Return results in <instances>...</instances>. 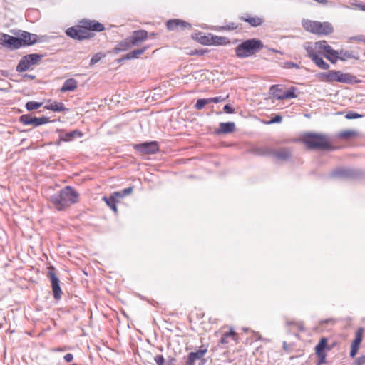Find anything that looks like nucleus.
I'll return each mask as SVG.
<instances>
[{"label":"nucleus","instance_id":"nucleus-1","mask_svg":"<svg viewBox=\"0 0 365 365\" xmlns=\"http://www.w3.org/2000/svg\"><path fill=\"white\" fill-rule=\"evenodd\" d=\"M79 195L71 186H66L51 196L50 202L58 210H64L78 201Z\"/></svg>","mask_w":365,"mask_h":365},{"label":"nucleus","instance_id":"nucleus-2","mask_svg":"<svg viewBox=\"0 0 365 365\" xmlns=\"http://www.w3.org/2000/svg\"><path fill=\"white\" fill-rule=\"evenodd\" d=\"M302 142L309 149L331 150L329 138L322 133H308L302 137Z\"/></svg>","mask_w":365,"mask_h":365},{"label":"nucleus","instance_id":"nucleus-3","mask_svg":"<svg viewBox=\"0 0 365 365\" xmlns=\"http://www.w3.org/2000/svg\"><path fill=\"white\" fill-rule=\"evenodd\" d=\"M263 47L264 45L260 40L247 39L235 48V53L238 58H245L258 53Z\"/></svg>","mask_w":365,"mask_h":365},{"label":"nucleus","instance_id":"nucleus-4","mask_svg":"<svg viewBox=\"0 0 365 365\" xmlns=\"http://www.w3.org/2000/svg\"><path fill=\"white\" fill-rule=\"evenodd\" d=\"M304 29L314 34L328 35L334 31L333 26L329 22H320L304 19L302 21Z\"/></svg>","mask_w":365,"mask_h":365},{"label":"nucleus","instance_id":"nucleus-5","mask_svg":"<svg viewBox=\"0 0 365 365\" xmlns=\"http://www.w3.org/2000/svg\"><path fill=\"white\" fill-rule=\"evenodd\" d=\"M42 57V55L38 53H32L24 56L16 66V71L24 72L29 70L31 66L36 65Z\"/></svg>","mask_w":365,"mask_h":365},{"label":"nucleus","instance_id":"nucleus-6","mask_svg":"<svg viewBox=\"0 0 365 365\" xmlns=\"http://www.w3.org/2000/svg\"><path fill=\"white\" fill-rule=\"evenodd\" d=\"M359 173L352 169L339 168L333 170L329 176L334 178H339L341 180L355 179L358 178Z\"/></svg>","mask_w":365,"mask_h":365},{"label":"nucleus","instance_id":"nucleus-7","mask_svg":"<svg viewBox=\"0 0 365 365\" xmlns=\"http://www.w3.org/2000/svg\"><path fill=\"white\" fill-rule=\"evenodd\" d=\"M0 44L11 50L21 47V41L17 36L15 37L6 34H0Z\"/></svg>","mask_w":365,"mask_h":365},{"label":"nucleus","instance_id":"nucleus-8","mask_svg":"<svg viewBox=\"0 0 365 365\" xmlns=\"http://www.w3.org/2000/svg\"><path fill=\"white\" fill-rule=\"evenodd\" d=\"M134 149L141 154H154L159 150V145L156 141L145 142L135 144Z\"/></svg>","mask_w":365,"mask_h":365},{"label":"nucleus","instance_id":"nucleus-9","mask_svg":"<svg viewBox=\"0 0 365 365\" xmlns=\"http://www.w3.org/2000/svg\"><path fill=\"white\" fill-rule=\"evenodd\" d=\"M19 121L24 125H34V127H37L48 123L49 120L47 117L45 116H43L41 118H36L33 117L29 114H25L20 116Z\"/></svg>","mask_w":365,"mask_h":365},{"label":"nucleus","instance_id":"nucleus-10","mask_svg":"<svg viewBox=\"0 0 365 365\" xmlns=\"http://www.w3.org/2000/svg\"><path fill=\"white\" fill-rule=\"evenodd\" d=\"M14 34L19 37L21 46L34 45L38 41V36L36 34L26 31L19 30L18 32H15Z\"/></svg>","mask_w":365,"mask_h":365},{"label":"nucleus","instance_id":"nucleus-11","mask_svg":"<svg viewBox=\"0 0 365 365\" xmlns=\"http://www.w3.org/2000/svg\"><path fill=\"white\" fill-rule=\"evenodd\" d=\"M353 76L349 73H343L339 71H329V83L339 82L350 83L352 82Z\"/></svg>","mask_w":365,"mask_h":365},{"label":"nucleus","instance_id":"nucleus-12","mask_svg":"<svg viewBox=\"0 0 365 365\" xmlns=\"http://www.w3.org/2000/svg\"><path fill=\"white\" fill-rule=\"evenodd\" d=\"M327 346V339L324 337L322 338L315 347V353L319 359L317 365H322L327 362V354L325 353Z\"/></svg>","mask_w":365,"mask_h":365},{"label":"nucleus","instance_id":"nucleus-13","mask_svg":"<svg viewBox=\"0 0 365 365\" xmlns=\"http://www.w3.org/2000/svg\"><path fill=\"white\" fill-rule=\"evenodd\" d=\"M262 154L272 156L279 160H285L290 157L291 153L287 148H280L279 150L267 149Z\"/></svg>","mask_w":365,"mask_h":365},{"label":"nucleus","instance_id":"nucleus-14","mask_svg":"<svg viewBox=\"0 0 365 365\" xmlns=\"http://www.w3.org/2000/svg\"><path fill=\"white\" fill-rule=\"evenodd\" d=\"M66 34L68 36L77 40L90 38L88 31H86L84 29H83L81 26L80 28L70 27L66 31Z\"/></svg>","mask_w":365,"mask_h":365},{"label":"nucleus","instance_id":"nucleus-15","mask_svg":"<svg viewBox=\"0 0 365 365\" xmlns=\"http://www.w3.org/2000/svg\"><path fill=\"white\" fill-rule=\"evenodd\" d=\"M81 27L86 31H102L105 29L103 24L96 20L83 19L81 21Z\"/></svg>","mask_w":365,"mask_h":365},{"label":"nucleus","instance_id":"nucleus-16","mask_svg":"<svg viewBox=\"0 0 365 365\" xmlns=\"http://www.w3.org/2000/svg\"><path fill=\"white\" fill-rule=\"evenodd\" d=\"M48 277L51 282L52 290L53 293V297L56 300H59L61 298V289L60 287V282L57 276L52 271L48 272Z\"/></svg>","mask_w":365,"mask_h":365},{"label":"nucleus","instance_id":"nucleus-17","mask_svg":"<svg viewBox=\"0 0 365 365\" xmlns=\"http://www.w3.org/2000/svg\"><path fill=\"white\" fill-rule=\"evenodd\" d=\"M167 29L170 31H173L178 29L180 30L190 29L191 25L181 19H170L166 23Z\"/></svg>","mask_w":365,"mask_h":365},{"label":"nucleus","instance_id":"nucleus-18","mask_svg":"<svg viewBox=\"0 0 365 365\" xmlns=\"http://www.w3.org/2000/svg\"><path fill=\"white\" fill-rule=\"evenodd\" d=\"M207 351V348L201 346L198 351L190 352L187 356L185 365H194L195 361L202 359L204 357Z\"/></svg>","mask_w":365,"mask_h":365},{"label":"nucleus","instance_id":"nucleus-19","mask_svg":"<svg viewBox=\"0 0 365 365\" xmlns=\"http://www.w3.org/2000/svg\"><path fill=\"white\" fill-rule=\"evenodd\" d=\"M130 37L133 40V45L138 46L147 38L148 32L145 30L135 31Z\"/></svg>","mask_w":365,"mask_h":365},{"label":"nucleus","instance_id":"nucleus-20","mask_svg":"<svg viewBox=\"0 0 365 365\" xmlns=\"http://www.w3.org/2000/svg\"><path fill=\"white\" fill-rule=\"evenodd\" d=\"M148 48L147 46H143L141 48L133 50L125 56H123L121 58L118 60L119 62H121L124 60H130V59H135L138 58L140 55L143 54L146 49Z\"/></svg>","mask_w":365,"mask_h":365},{"label":"nucleus","instance_id":"nucleus-21","mask_svg":"<svg viewBox=\"0 0 365 365\" xmlns=\"http://www.w3.org/2000/svg\"><path fill=\"white\" fill-rule=\"evenodd\" d=\"M78 87V82L74 78H69L64 81L60 91L61 92L73 91Z\"/></svg>","mask_w":365,"mask_h":365},{"label":"nucleus","instance_id":"nucleus-22","mask_svg":"<svg viewBox=\"0 0 365 365\" xmlns=\"http://www.w3.org/2000/svg\"><path fill=\"white\" fill-rule=\"evenodd\" d=\"M133 46H135V45H133V40L131 39V37L129 36L126 38L125 40L120 42L118 46L115 48V51L116 53L120 51H124Z\"/></svg>","mask_w":365,"mask_h":365},{"label":"nucleus","instance_id":"nucleus-23","mask_svg":"<svg viewBox=\"0 0 365 365\" xmlns=\"http://www.w3.org/2000/svg\"><path fill=\"white\" fill-rule=\"evenodd\" d=\"M235 129V124L233 122L220 123V130L217 133L228 134L232 133Z\"/></svg>","mask_w":365,"mask_h":365},{"label":"nucleus","instance_id":"nucleus-24","mask_svg":"<svg viewBox=\"0 0 365 365\" xmlns=\"http://www.w3.org/2000/svg\"><path fill=\"white\" fill-rule=\"evenodd\" d=\"M45 108L55 112H63L66 110L63 103L56 101L46 104Z\"/></svg>","mask_w":365,"mask_h":365},{"label":"nucleus","instance_id":"nucleus-25","mask_svg":"<svg viewBox=\"0 0 365 365\" xmlns=\"http://www.w3.org/2000/svg\"><path fill=\"white\" fill-rule=\"evenodd\" d=\"M327 55L325 56L332 63H336L339 60V51L334 50L330 46H327Z\"/></svg>","mask_w":365,"mask_h":365},{"label":"nucleus","instance_id":"nucleus-26","mask_svg":"<svg viewBox=\"0 0 365 365\" xmlns=\"http://www.w3.org/2000/svg\"><path fill=\"white\" fill-rule=\"evenodd\" d=\"M241 19L249 23L252 26L257 27L262 24L263 19L257 16L241 17Z\"/></svg>","mask_w":365,"mask_h":365},{"label":"nucleus","instance_id":"nucleus-27","mask_svg":"<svg viewBox=\"0 0 365 365\" xmlns=\"http://www.w3.org/2000/svg\"><path fill=\"white\" fill-rule=\"evenodd\" d=\"M82 135L81 133L78 130H75L67 133L63 135H60V140L62 141H70L76 137H81Z\"/></svg>","mask_w":365,"mask_h":365},{"label":"nucleus","instance_id":"nucleus-28","mask_svg":"<svg viewBox=\"0 0 365 365\" xmlns=\"http://www.w3.org/2000/svg\"><path fill=\"white\" fill-rule=\"evenodd\" d=\"M312 61L314 63L322 69H328L329 68V65L326 63L322 57L318 55H312Z\"/></svg>","mask_w":365,"mask_h":365},{"label":"nucleus","instance_id":"nucleus-29","mask_svg":"<svg viewBox=\"0 0 365 365\" xmlns=\"http://www.w3.org/2000/svg\"><path fill=\"white\" fill-rule=\"evenodd\" d=\"M237 338V334L233 331L232 330H230L228 332H225L222 334L220 342L222 344H227L229 342V339H232V340H236Z\"/></svg>","mask_w":365,"mask_h":365},{"label":"nucleus","instance_id":"nucleus-30","mask_svg":"<svg viewBox=\"0 0 365 365\" xmlns=\"http://www.w3.org/2000/svg\"><path fill=\"white\" fill-rule=\"evenodd\" d=\"M296 88L291 87L287 91L283 93V96H278V100L289 99L297 98L295 94Z\"/></svg>","mask_w":365,"mask_h":365},{"label":"nucleus","instance_id":"nucleus-31","mask_svg":"<svg viewBox=\"0 0 365 365\" xmlns=\"http://www.w3.org/2000/svg\"><path fill=\"white\" fill-rule=\"evenodd\" d=\"M363 331L364 330L362 328H359L356 331L355 339L351 344V346L359 349V345L362 341Z\"/></svg>","mask_w":365,"mask_h":365},{"label":"nucleus","instance_id":"nucleus-32","mask_svg":"<svg viewBox=\"0 0 365 365\" xmlns=\"http://www.w3.org/2000/svg\"><path fill=\"white\" fill-rule=\"evenodd\" d=\"M212 43L215 45H226L230 43V41L226 37L214 36L212 37Z\"/></svg>","mask_w":365,"mask_h":365},{"label":"nucleus","instance_id":"nucleus-33","mask_svg":"<svg viewBox=\"0 0 365 365\" xmlns=\"http://www.w3.org/2000/svg\"><path fill=\"white\" fill-rule=\"evenodd\" d=\"M355 58L353 55L352 52L348 51H344L341 50L339 51V59L345 61L348 59L354 58Z\"/></svg>","mask_w":365,"mask_h":365},{"label":"nucleus","instance_id":"nucleus-34","mask_svg":"<svg viewBox=\"0 0 365 365\" xmlns=\"http://www.w3.org/2000/svg\"><path fill=\"white\" fill-rule=\"evenodd\" d=\"M271 94L278 100V96H283L284 91L281 89L278 85H272L269 88Z\"/></svg>","mask_w":365,"mask_h":365},{"label":"nucleus","instance_id":"nucleus-35","mask_svg":"<svg viewBox=\"0 0 365 365\" xmlns=\"http://www.w3.org/2000/svg\"><path fill=\"white\" fill-rule=\"evenodd\" d=\"M103 200L108 205V206H109L112 209V210L116 213L118 211L116 207L117 200H115L113 197H111L110 196L109 197H104Z\"/></svg>","mask_w":365,"mask_h":365},{"label":"nucleus","instance_id":"nucleus-36","mask_svg":"<svg viewBox=\"0 0 365 365\" xmlns=\"http://www.w3.org/2000/svg\"><path fill=\"white\" fill-rule=\"evenodd\" d=\"M42 105L43 103L41 102L29 101L26 103V108L27 110L31 111L41 108Z\"/></svg>","mask_w":365,"mask_h":365},{"label":"nucleus","instance_id":"nucleus-37","mask_svg":"<svg viewBox=\"0 0 365 365\" xmlns=\"http://www.w3.org/2000/svg\"><path fill=\"white\" fill-rule=\"evenodd\" d=\"M208 103H210L208 98H200L197 101L195 108L197 110H202Z\"/></svg>","mask_w":365,"mask_h":365},{"label":"nucleus","instance_id":"nucleus-38","mask_svg":"<svg viewBox=\"0 0 365 365\" xmlns=\"http://www.w3.org/2000/svg\"><path fill=\"white\" fill-rule=\"evenodd\" d=\"M105 57V55L103 54L102 53H96L91 59L90 61V66H93L95 65L96 63H97L98 62L100 61V60Z\"/></svg>","mask_w":365,"mask_h":365},{"label":"nucleus","instance_id":"nucleus-39","mask_svg":"<svg viewBox=\"0 0 365 365\" xmlns=\"http://www.w3.org/2000/svg\"><path fill=\"white\" fill-rule=\"evenodd\" d=\"M238 27L237 24L235 22H231L225 26H220V31H233Z\"/></svg>","mask_w":365,"mask_h":365},{"label":"nucleus","instance_id":"nucleus-40","mask_svg":"<svg viewBox=\"0 0 365 365\" xmlns=\"http://www.w3.org/2000/svg\"><path fill=\"white\" fill-rule=\"evenodd\" d=\"M356 135V132L353 130H344L339 134L341 138H349Z\"/></svg>","mask_w":365,"mask_h":365},{"label":"nucleus","instance_id":"nucleus-41","mask_svg":"<svg viewBox=\"0 0 365 365\" xmlns=\"http://www.w3.org/2000/svg\"><path fill=\"white\" fill-rule=\"evenodd\" d=\"M317 77L322 81L329 83V71L319 73L317 75Z\"/></svg>","mask_w":365,"mask_h":365},{"label":"nucleus","instance_id":"nucleus-42","mask_svg":"<svg viewBox=\"0 0 365 365\" xmlns=\"http://www.w3.org/2000/svg\"><path fill=\"white\" fill-rule=\"evenodd\" d=\"M283 67L284 68H299V66L298 64L291 61L284 63Z\"/></svg>","mask_w":365,"mask_h":365},{"label":"nucleus","instance_id":"nucleus-43","mask_svg":"<svg viewBox=\"0 0 365 365\" xmlns=\"http://www.w3.org/2000/svg\"><path fill=\"white\" fill-rule=\"evenodd\" d=\"M154 361L158 365H165V359L163 355H156Z\"/></svg>","mask_w":365,"mask_h":365},{"label":"nucleus","instance_id":"nucleus-44","mask_svg":"<svg viewBox=\"0 0 365 365\" xmlns=\"http://www.w3.org/2000/svg\"><path fill=\"white\" fill-rule=\"evenodd\" d=\"M208 99H209L210 103H217L224 101L226 99V98H223L222 96H217V97H214V98H210Z\"/></svg>","mask_w":365,"mask_h":365},{"label":"nucleus","instance_id":"nucleus-45","mask_svg":"<svg viewBox=\"0 0 365 365\" xmlns=\"http://www.w3.org/2000/svg\"><path fill=\"white\" fill-rule=\"evenodd\" d=\"M361 117V115H359L356 113H354V112H349L346 115V118H347V119H356V118H359Z\"/></svg>","mask_w":365,"mask_h":365},{"label":"nucleus","instance_id":"nucleus-46","mask_svg":"<svg viewBox=\"0 0 365 365\" xmlns=\"http://www.w3.org/2000/svg\"><path fill=\"white\" fill-rule=\"evenodd\" d=\"M282 117L279 115H276L274 117L272 118L268 122L269 124H273L277 123L282 122Z\"/></svg>","mask_w":365,"mask_h":365},{"label":"nucleus","instance_id":"nucleus-47","mask_svg":"<svg viewBox=\"0 0 365 365\" xmlns=\"http://www.w3.org/2000/svg\"><path fill=\"white\" fill-rule=\"evenodd\" d=\"M306 51L307 53V56L312 60V55H317L314 52L313 48L311 46H306Z\"/></svg>","mask_w":365,"mask_h":365},{"label":"nucleus","instance_id":"nucleus-48","mask_svg":"<svg viewBox=\"0 0 365 365\" xmlns=\"http://www.w3.org/2000/svg\"><path fill=\"white\" fill-rule=\"evenodd\" d=\"M365 364V356L357 358L354 361V365H364Z\"/></svg>","mask_w":365,"mask_h":365},{"label":"nucleus","instance_id":"nucleus-49","mask_svg":"<svg viewBox=\"0 0 365 365\" xmlns=\"http://www.w3.org/2000/svg\"><path fill=\"white\" fill-rule=\"evenodd\" d=\"M111 197H113V199L115 200H117V199H119V198H123L124 197L123 194H122V192L121 191H117V192H113L111 195H110Z\"/></svg>","mask_w":365,"mask_h":365},{"label":"nucleus","instance_id":"nucleus-50","mask_svg":"<svg viewBox=\"0 0 365 365\" xmlns=\"http://www.w3.org/2000/svg\"><path fill=\"white\" fill-rule=\"evenodd\" d=\"M319 48L324 49L327 52V46H329L325 41H321L316 43Z\"/></svg>","mask_w":365,"mask_h":365},{"label":"nucleus","instance_id":"nucleus-51","mask_svg":"<svg viewBox=\"0 0 365 365\" xmlns=\"http://www.w3.org/2000/svg\"><path fill=\"white\" fill-rule=\"evenodd\" d=\"M223 110L227 113H232L235 111V109L228 104L224 106Z\"/></svg>","mask_w":365,"mask_h":365},{"label":"nucleus","instance_id":"nucleus-52","mask_svg":"<svg viewBox=\"0 0 365 365\" xmlns=\"http://www.w3.org/2000/svg\"><path fill=\"white\" fill-rule=\"evenodd\" d=\"M133 187H127V188H125L123 189V190H120L122 192V194L123 195V197L128 195H130L132 192H133Z\"/></svg>","mask_w":365,"mask_h":365},{"label":"nucleus","instance_id":"nucleus-53","mask_svg":"<svg viewBox=\"0 0 365 365\" xmlns=\"http://www.w3.org/2000/svg\"><path fill=\"white\" fill-rule=\"evenodd\" d=\"M63 359L66 362H71L73 359V355L70 353L66 354L64 356Z\"/></svg>","mask_w":365,"mask_h":365},{"label":"nucleus","instance_id":"nucleus-54","mask_svg":"<svg viewBox=\"0 0 365 365\" xmlns=\"http://www.w3.org/2000/svg\"><path fill=\"white\" fill-rule=\"evenodd\" d=\"M205 51L203 50H195L191 52V55H197V56H202L205 53Z\"/></svg>","mask_w":365,"mask_h":365},{"label":"nucleus","instance_id":"nucleus-55","mask_svg":"<svg viewBox=\"0 0 365 365\" xmlns=\"http://www.w3.org/2000/svg\"><path fill=\"white\" fill-rule=\"evenodd\" d=\"M358 349H357V348L351 346L350 356L351 358H354L356 356V354H357Z\"/></svg>","mask_w":365,"mask_h":365},{"label":"nucleus","instance_id":"nucleus-56","mask_svg":"<svg viewBox=\"0 0 365 365\" xmlns=\"http://www.w3.org/2000/svg\"><path fill=\"white\" fill-rule=\"evenodd\" d=\"M24 78L31 79V80H34L36 78V76H34V75H30V74H25L24 76Z\"/></svg>","mask_w":365,"mask_h":365},{"label":"nucleus","instance_id":"nucleus-57","mask_svg":"<svg viewBox=\"0 0 365 365\" xmlns=\"http://www.w3.org/2000/svg\"><path fill=\"white\" fill-rule=\"evenodd\" d=\"M334 320L332 319H328L324 321H322L321 324H329L330 322H333Z\"/></svg>","mask_w":365,"mask_h":365},{"label":"nucleus","instance_id":"nucleus-58","mask_svg":"<svg viewBox=\"0 0 365 365\" xmlns=\"http://www.w3.org/2000/svg\"><path fill=\"white\" fill-rule=\"evenodd\" d=\"M334 346V344H333L332 345H328L327 344V346L326 348V351H330L331 350V349Z\"/></svg>","mask_w":365,"mask_h":365},{"label":"nucleus","instance_id":"nucleus-59","mask_svg":"<svg viewBox=\"0 0 365 365\" xmlns=\"http://www.w3.org/2000/svg\"><path fill=\"white\" fill-rule=\"evenodd\" d=\"M283 348H284V349H287V343H286V342H284V343H283Z\"/></svg>","mask_w":365,"mask_h":365},{"label":"nucleus","instance_id":"nucleus-60","mask_svg":"<svg viewBox=\"0 0 365 365\" xmlns=\"http://www.w3.org/2000/svg\"><path fill=\"white\" fill-rule=\"evenodd\" d=\"M292 324V322H287V324Z\"/></svg>","mask_w":365,"mask_h":365},{"label":"nucleus","instance_id":"nucleus-61","mask_svg":"<svg viewBox=\"0 0 365 365\" xmlns=\"http://www.w3.org/2000/svg\"><path fill=\"white\" fill-rule=\"evenodd\" d=\"M364 56H365V51H364Z\"/></svg>","mask_w":365,"mask_h":365}]
</instances>
